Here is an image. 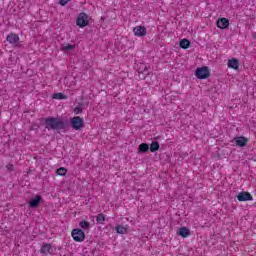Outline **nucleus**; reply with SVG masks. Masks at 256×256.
I'll list each match as a JSON object with an SVG mask.
<instances>
[{"label":"nucleus","mask_w":256,"mask_h":256,"mask_svg":"<svg viewBox=\"0 0 256 256\" xmlns=\"http://www.w3.org/2000/svg\"><path fill=\"white\" fill-rule=\"evenodd\" d=\"M44 125L48 131H67L69 122L59 117H47L44 119Z\"/></svg>","instance_id":"f257e3e1"},{"label":"nucleus","mask_w":256,"mask_h":256,"mask_svg":"<svg viewBox=\"0 0 256 256\" xmlns=\"http://www.w3.org/2000/svg\"><path fill=\"white\" fill-rule=\"evenodd\" d=\"M195 77L200 80L209 79V77H211V71H209V67L202 66L197 68L195 70Z\"/></svg>","instance_id":"f03ea898"},{"label":"nucleus","mask_w":256,"mask_h":256,"mask_svg":"<svg viewBox=\"0 0 256 256\" xmlns=\"http://www.w3.org/2000/svg\"><path fill=\"white\" fill-rule=\"evenodd\" d=\"M70 125L74 131H81L85 127V121L79 116H74L70 119Z\"/></svg>","instance_id":"7ed1b4c3"},{"label":"nucleus","mask_w":256,"mask_h":256,"mask_svg":"<svg viewBox=\"0 0 256 256\" xmlns=\"http://www.w3.org/2000/svg\"><path fill=\"white\" fill-rule=\"evenodd\" d=\"M76 25L81 29L87 27V25H89V16L86 13L81 12L76 19Z\"/></svg>","instance_id":"20e7f679"},{"label":"nucleus","mask_w":256,"mask_h":256,"mask_svg":"<svg viewBox=\"0 0 256 256\" xmlns=\"http://www.w3.org/2000/svg\"><path fill=\"white\" fill-rule=\"evenodd\" d=\"M72 238L77 243H83L85 241V231L79 228H75L72 230Z\"/></svg>","instance_id":"39448f33"},{"label":"nucleus","mask_w":256,"mask_h":256,"mask_svg":"<svg viewBox=\"0 0 256 256\" xmlns=\"http://www.w3.org/2000/svg\"><path fill=\"white\" fill-rule=\"evenodd\" d=\"M6 41L10 43V45H13L14 47H21V40L19 39V35L15 33H10L6 37Z\"/></svg>","instance_id":"423d86ee"},{"label":"nucleus","mask_w":256,"mask_h":256,"mask_svg":"<svg viewBox=\"0 0 256 256\" xmlns=\"http://www.w3.org/2000/svg\"><path fill=\"white\" fill-rule=\"evenodd\" d=\"M133 33L136 37H145L147 35V28L145 26H136L133 28Z\"/></svg>","instance_id":"0eeeda50"},{"label":"nucleus","mask_w":256,"mask_h":256,"mask_svg":"<svg viewBox=\"0 0 256 256\" xmlns=\"http://www.w3.org/2000/svg\"><path fill=\"white\" fill-rule=\"evenodd\" d=\"M237 199L240 202H243V201H253V196L249 192L242 191V192L238 193Z\"/></svg>","instance_id":"6e6552de"},{"label":"nucleus","mask_w":256,"mask_h":256,"mask_svg":"<svg viewBox=\"0 0 256 256\" xmlns=\"http://www.w3.org/2000/svg\"><path fill=\"white\" fill-rule=\"evenodd\" d=\"M235 144L237 147H247V143H249V139L245 136H239L234 138Z\"/></svg>","instance_id":"1a4fd4ad"},{"label":"nucleus","mask_w":256,"mask_h":256,"mask_svg":"<svg viewBox=\"0 0 256 256\" xmlns=\"http://www.w3.org/2000/svg\"><path fill=\"white\" fill-rule=\"evenodd\" d=\"M43 255H51L53 253V246L49 243H44L40 249Z\"/></svg>","instance_id":"9d476101"},{"label":"nucleus","mask_w":256,"mask_h":256,"mask_svg":"<svg viewBox=\"0 0 256 256\" xmlns=\"http://www.w3.org/2000/svg\"><path fill=\"white\" fill-rule=\"evenodd\" d=\"M216 25L219 29H228L229 28V19L219 18L216 22Z\"/></svg>","instance_id":"9b49d317"},{"label":"nucleus","mask_w":256,"mask_h":256,"mask_svg":"<svg viewBox=\"0 0 256 256\" xmlns=\"http://www.w3.org/2000/svg\"><path fill=\"white\" fill-rule=\"evenodd\" d=\"M41 199H43L41 195H36L34 198L30 200L29 207H31L32 209L39 207V203H41Z\"/></svg>","instance_id":"f8f14e48"},{"label":"nucleus","mask_w":256,"mask_h":256,"mask_svg":"<svg viewBox=\"0 0 256 256\" xmlns=\"http://www.w3.org/2000/svg\"><path fill=\"white\" fill-rule=\"evenodd\" d=\"M177 235L183 237V239H186V237H189V235H191V231L189 230V228L184 226L177 231Z\"/></svg>","instance_id":"ddd939ff"},{"label":"nucleus","mask_w":256,"mask_h":256,"mask_svg":"<svg viewBox=\"0 0 256 256\" xmlns=\"http://www.w3.org/2000/svg\"><path fill=\"white\" fill-rule=\"evenodd\" d=\"M228 67L237 71L239 69V60L237 58H232L228 61Z\"/></svg>","instance_id":"4468645a"},{"label":"nucleus","mask_w":256,"mask_h":256,"mask_svg":"<svg viewBox=\"0 0 256 256\" xmlns=\"http://www.w3.org/2000/svg\"><path fill=\"white\" fill-rule=\"evenodd\" d=\"M180 49H189L191 47V40L189 39H182L179 43Z\"/></svg>","instance_id":"2eb2a0df"},{"label":"nucleus","mask_w":256,"mask_h":256,"mask_svg":"<svg viewBox=\"0 0 256 256\" xmlns=\"http://www.w3.org/2000/svg\"><path fill=\"white\" fill-rule=\"evenodd\" d=\"M79 227H81V229H84V231H87L91 229V223L87 222V220H82L79 223Z\"/></svg>","instance_id":"dca6fc26"},{"label":"nucleus","mask_w":256,"mask_h":256,"mask_svg":"<svg viewBox=\"0 0 256 256\" xmlns=\"http://www.w3.org/2000/svg\"><path fill=\"white\" fill-rule=\"evenodd\" d=\"M160 145L158 141H153L150 145V151L151 153H156V151H159Z\"/></svg>","instance_id":"f3484780"},{"label":"nucleus","mask_w":256,"mask_h":256,"mask_svg":"<svg viewBox=\"0 0 256 256\" xmlns=\"http://www.w3.org/2000/svg\"><path fill=\"white\" fill-rule=\"evenodd\" d=\"M138 151L140 153H147V151H149V144L147 143H142L138 146Z\"/></svg>","instance_id":"a211bd4d"},{"label":"nucleus","mask_w":256,"mask_h":256,"mask_svg":"<svg viewBox=\"0 0 256 256\" xmlns=\"http://www.w3.org/2000/svg\"><path fill=\"white\" fill-rule=\"evenodd\" d=\"M116 232L119 233V235H125L127 234V227L118 225L116 226Z\"/></svg>","instance_id":"6ab92c4d"},{"label":"nucleus","mask_w":256,"mask_h":256,"mask_svg":"<svg viewBox=\"0 0 256 256\" xmlns=\"http://www.w3.org/2000/svg\"><path fill=\"white\" fill-rule=\"evenodd\" d=\"M73 49H75V45H72V44L62 45L61 47V51H64V52L73 51Z\"/></svg>","instance_id":"aec40b11"},{"label":"nucleus","mask_w":256,"mask_h":256,"mask_svg":"<svg viewBox=\"0 0 256 256\" xmlns=\"http://www.w3.org/2000/svg\"><path fill=\"white\" fill-rule=\"evenodd\" d=\"M96 221L99 225H103V223H105V214H98V216L96 217Z\"/></svg>","instance_id":"412c9836"},{"label":"nucleus","mask_w":256,"mask_h":256,"mask_svg":"<svg viewBox=\"0 0 256 256\" xmlns=\"http://www.w3.org/2000/svg\"><path fill=\"white\" fill-rule=\"evenodd\" d=\"M53 99H67V95L63 94V93H56V94H53Z\"/></svg>","instance_id":"4be33fe9"},{"label":"nucleus","mask_w":256,"mask_h":256,"mask_svg":"<svg viewBox=\"0 0 256 256\" xmlns=\"http://www.w3.org/2000/svg\"><path fill=\"white\" fill-rule=\"evenodd\" d=\"M57 173L61 177H64V175H67V168L60 167V168H58Z\"/></svg>","instance_id":"5701e85b"},{"label":"nucleus","mask_w":256,"mask_h":256,"mask_svg":"<svg viewBox=\"0 0 256 256\" xmlns=\"http://www.w3.org/2000/svg\"><path fill=\"white\" fill-rule=\"evenodd\" d=\"M74 113H75L76 115H79V114L83 113V108H82L81 106H76V107L74 108Z\"/></svg>","instance_id":"b1692460"},{"label":"nucleus","mask_w":256,"mask_h":256,"mask_svg":"<svg viewBox=\"0 0 256 256\" xmlns=\"http://www.w3.org/2000/svg\"><path fill=\"white\" fill-rule=\"evenodd\" d=\"M6 169H8V171H15V166L13 164H8L6 165Z\"/></svg>","instance_id":"393cba45"},{"label":"nucleus","mask_w":256,"mask_h":256,"mask_svg":"<svg viewBox=\"0 0 256 256\" xmlns=\"http://www.w3.org/2000/svg\"><path fill=\"white\" fill-rule=\"evenodd\" d=\"M69 1H71V0H60V5L62 6V7H65V5H67V3H69Z\"/></svg>","instance_id":"a878e982"}]
</instances>
